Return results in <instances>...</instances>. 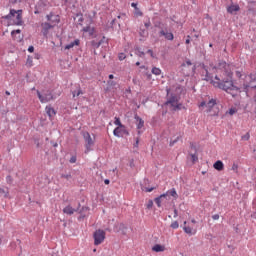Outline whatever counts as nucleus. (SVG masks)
Here are the masks:
<instances>
[{"mask_svg":"<svg viewBox=\"0 0 256 256\" xmlns=\"http://www.w3.org/2000/svg\"><path fill=\"white\" fill-rule=\"evenodd\" d=\"M214 69H216L217 73L223 71L226 78L221 79L219 76H215L216 81H214L213 78L209 76V72H206V81H210L213 87L222 89V91H226V93L233 94V91H239V87L233 83V74L229 72V65H227V62L220 61Z\"/></svg>","mask_w":256,"mask_h":256,"instance_id":"nucleus-1","label":"nucleus"},{"mask_svg":"<svg viewBox=\"0 0 256 256\" xmlns=\"http://www.w3.org/2000/svg\"><path fill=\"white\" fill-rule=\"evenodd\" d=\"M181 91H183V89L179 84H176L171 89H167V95H170V99L168 100L167 103L169 105H172V107H177L179 103V95H181Z\"/></svg>","mask_w":256,"mask_h":256,"instance_id":"nucleus-2","label":"nucleus"},{"mask_svg":"<svg viewBox=\"0 0 256 256\" xmlns=\"http://www.w3.org/2000/svg\"><path fill=\"white\" fill-rule=\"evenodd\" d=\"M23 15V10H10V14L6 16L7 19H12L14 21V25H21L23 23L22 16Z\"/></svg>","mask_w":256,"mask_h":256,"instance_id":"nucleus-3","label":"nucleus"},{"mask_svg":"<svg viewBox=\"0 0 256 256\" xmlns=\"http://www.w3.org/2000/svg\"><path fill=\"white\" fill-rule=\"evenodd\" d=\"M37 95L41 103H49V101H53L54 99L53 93H51L49 90H43L42 93L37 90Z\"/></svg>","mask_w":256,"mask_h":256,"instance_id":"nucleus-4","label":"nucleus"},{"mask_svg":"<svg viewBox=\"0 0 256 256\" xmlns=\"http://www.w3.org/2000/svg\"><path fill=\"white\" fill-rule=\"evenodd\" d=\"M83 138L86 143L85 144V148H86L85 153H89V151H91V147H93V145H95V140H93V138H91V134H89V132H84Z\"/></svg>","mask_w":256,"mask_h":256,"instance_id":"nucleus-5","label":"nucleus"},{"mask_svg":"<svg viewBox=\"0 0 256 256\" xmlns=\"http://www.w3.org/2000/svg\"><path fill=\"white\" fill-rule=\"evenodd\" d=\"M94 238V245H101L105 241V231L103 230H96L93 235Z\"/></svg>","mask_w":256,"mask_h":256,"instance_id":"nucleus-6","label":"nucleus"},{"mask_svg":"<svg viewBox=\"0 0 256 256\" xmlns=\"http://www.w3.org/2000/svg\"><path fill=\"white\" fill-rule=\"evenodd\" d=\"M217 104V101H215V99H211L209 102H205L202 101L199 104V109H203V107H207V112L211 111V109H213V107H215V105Z\"/></svg>","mask_w":256,"mask_h":256,"instance_id":"nucleus-7","label":"nucleus"},{"mask_svg":"<svg viewBox=\"0 0 256 256\" xmlns=\"http://www.w3.org/2000/svg\"><path fill=\"white\" fill-rule=\"evenodd\" d=\"M125 134H127V128L125 126H117L113 131L115 137H123Z\"/></svg>","mask_w":256,"mask_h":256,"instance_id":"nucleus-8","label":"nucleus"},{"mask_svg":"<svg viewBox=\"0 0 256 256\" xmlns=\"http://www.w3.org/2000/svg\"><path fill=\"white\" fill-rule=\"evenodd\" d=\"M47 21H49L52 25H58V23H60L61 18L59 17V15H53V13H50L46 16Z\"/></svg>","mask_w":256,"mask_h":256,"instance_id":"nucleus-9","label":"nucleus"},{"mask_svg":"<svg viewBox=\"0 0 256 256\" xmlns=\"http://www.w3.org/2000/svg\"><path fill=\"white\" fill-rule=\"evenodd\" d=\"M249 79H251V82H250L249 84H244V89H245L246 91L249 90V87H250L251 89H256V79L254 78L253 74H251V75L249 76Z\"/></svg>","mask_w":256,"mask_h":256,"instance_id":"nucleus-10","label":"nucleus"},{"mask_svg":"<svg viewBox=\"0 0 256 256\" xmlns=\"http://www.w3.org/2000/svg\"><path fill=\"white\" fill-rule=\"evenodd\" d=\"M160 36L165 37L167 41H173V39H175V36L173 35V33L167 32L165 30L160 31Z\"/></svg>","mask_w":256,"mask_h":256,"instance_id":"nucleus-11","label":"nucleus"},{"mask_svg":"<svg viewBox=\"0 0 256 256\" xmlns=\"http://www.w3.org/2000/svg\"><path fill=\"white\" fill-rule=\"evenodd\" d=\"M79 45H81V40L75 39L74 41L68 43V44L64 47V49H65V50L73 49V47H79Z\"/></svg>","mask_w":256,"mask_h":256,"instance_id":"nucleus-12","label":"nucleus"},{"mask_svg":"<svg viewBox=\"0 0 256 256\" xmlns=\"http://www.w3.org/2000/svg\"><path fill=\"white\" fill-rule=\"evenodd\" d=\"M135 118V120H136V122H137V129H138V133H139V135H140V133H141V128L142 127H145V121H143V119H141V117H139V116H135L134 117Z\"/></svg>","mask_w":256,"mask_h":256,"instance_id":"nucleus-13","label":"nucleus"},{"mask_svg":"<svg viewBox=\"0 0 256 256\" xmlns=\"http://www.w3.org/2000/svg\"><path fill=\"white\" fill-rule=\"evenodd\" d=\"M166 247L165 245H161V244H156L152 247V251H154V253H163V251H166Z\"/></svg>","mask_w":256,"mask_h":256,"instance_id":"nucleus-14","label":"nucleus"},{"mask_svg":"<svg viewBox=\"0 0 256 256\" xmlns=\"http://www.w3.org/2000/svg\"><path fill=\"white\" fill-rule=\"evenodd\" d=\"M53 27H55V25H53L50 22L42 23V28H43V31H44V35H47L49 29H53Z\"/></svg>","mask_w":256,"mask_h":256,"instance_id":"nucleus-15","label":"nucleus"},{"mask_svg":"<svg viewBox=\"0 0 256 256\" xmlns=\"http://www.w3.org/2000/svg\"><path fill=\"white\" fill-rule=\"evenodd\" d=\"M183 231L187 234V235H195L197 233V229H194L191 226H184L183 227Z\"/></svg>","mask_w":256,"mask_h":256,"instance_id":"nucleus-16","label":"nucleus"},{"mask_svg":"<svg viewBox=\"0 0 256 256\" xmlns=\"http://www.w3.org/2000/svg\"><path fill=\"white\" fill-rule=\"evenodd\" d=\"M75 212H77V209L73 208L71 205H68L63 209V213L66 215H73Z\"/></svg>","mask_w":256,"mask_h":256,"instance_id":"nucleus-17","label":"nucleus"},{"mask_svg":"<svg viewBox=\"0 0 256 256\" xmlns=\"http://www.w3.org/2000/svg\"><path fill=\"white\" fill-rule=\"evenodd\" d=\"M82 31L84 33H88V35L90 37H93V35H95V28L91 27V26H86L82 29Z\"/></svg>","mask_w":256,"mask_h":256,"instance_id":"nucleus-18","label":"nucleus"},{"mask_svg":"<svg viewBox=\"0 0 256 256\" xmlns=\"http://www.w3.org/2000/svg\"><path fill=\"white\" fill-rule=\"evenodd\" d=\"M213 167L214 169H216V171H223V169L225 168V165L221 160H218L214 163Z\"/></svg>","mask_w":256,"mask_h":256,"instance_id":"nucleus-19","label":"nucleus"},{"mask_svg":"<svg viewBox=\"0 0 256 256\" xmlns=\"http://www.w3.org/2000/svg\"><path fill=\"white\" fill-rule=\"evenodd\" d=\"M164 195H166V197H173L174 199H177V197H179V195L177 194V190H175V188H172L171 190H168Z\"/></svg>","mask_w":256,"mask_h":256,"instance_id":"nucleus-20","label":"nucleus"},{"mask_svg":"<svg viewBox=\"0 0 256 256\" xmlns=\"http://www.w3.org/2000/svg\"><path fill=\"white\" fill-rule=\"evenodd\" d=\"M227 11H228V13H231V14L237 13V11H239V5L232 4V5L228 6Z\"/></svg>","mask_w":256,"mask_h":256,"instance_id":"nucleus-21","label":"nucleus"},{"mask_svg":"<svg viewBox=\"0 0 256 256\" xmlns=\"http://www.w3.org/2000/svg\"><path fill=\"white\" fill-rule=\"evenodd\" d=\"M46 113L48 115V117H55L56 115V112H55V109H53V107L51 106H46Z\"/></svg>","mask_w":256,"mask_h":256,"instance_id":"nucleus-22","label":"nucleus"},{"mask_svg":"<svg viewBox=\"0 0 256 256\" xmlns=\"http://www.w3.org/2000/svg\"><path fill=\"white\" fill-rule=\"evenodd\" d=\"M165 197H167V194H161L159 197L155 198L154 201H155L157 207H161V200Z\"/></svg>","mask_w":256,"mask_h":256,"instance_id":"nucleus-23","label":"nucleus"},{"mask_svg":"<svg viewBox=\"0 0 256 256\" xmlns=\"http://www.w3.org/2000/svg\"><path fill=\"white\" fill-rule=\"evenodd\" d=\"M26 66L33 67V57L28 56L27 61H26Z\"/></svg>","mask_w":256,"mask_h":256,"instance_id":"nucleus-24","label":"nucleus"},{"mask_svg":"<svg viewBox=\"0 0 256 256\" xmlns=\"http://www.w3.org/2000/svg\"><path fill=\"white\" fill-rule=\"evenodd\" d=\"M114 125H117L118 127H123V123H121V119L119 117L114 118Z\"/></svg>","mask_w":256,"mask_h":256,"instance_id":"nucleus-25","label":"nucleus"},{"mask_svg":"<svg viewBox=\"0 0 256 256\" xmlns=\"http://www.w3.org/2000/svg\"><path fill=\"white\" fill-rule=\"evenodd\" d=\"M151 72L153 75H156V76L161 75V70L157 67H153Z\"/></svg>","mask_w":256,"mask_h":256,"instance_id":"nucleus-26","label":"nucleus"},{"mask_svg":"<svg viewBox=\"0 0 256 256\" xmlns=\"http://www.w3.org/2000/svg\"><path fill=\"white\" fill-rule=\"evenodd\" d=\"M241 139L242 141H249V139H251V134L247 132L246 134L242 135Z\"/></svg>","mask_w":256,"mask_h":256,"instance_id":"nucleus-27","label":"nucleus"},{"mask_svg":"<svg viewBox=\"0 0 256 256\" xmlns=\"http://www.w3.org/2000/svg\"><path fill=\"white\" fill-rule=\"evenodd\" d=\"M170 227L172 229H179V222H177V221L172 222Z\"/></svg>","mask_w":256,"mask_h":256,"instance_id":"nucleus-28","label":"nucleus"},{"mask_svg":"<svg viewBox=\"0 0 256 256\" xmlns=\"http://www.w3.org/2000/svg\"><path fill=\"white\" fill-rule=\"evenodd\" d=\"M135 15H137V17H143V12H141V10L139 8H136Z\"/></svg>","mask_w":256,"mask_h":256,"instance_id":"nucleus-29","label":"nucleus"},{"mask_svg":"<svg viewBox=\"0 0 256 256\" xmlns=\"http://www.w3.org/2000/svg\"><path fill=\"white\" fill-rule=\"evenodd\" d=\"M198 159H199V158L197 157V155L191 154L192 163H197Z\"/></svg>","mask_w":256,"mask_h":256,"instance_id":"nucleus-30","label":"nucleus"},{"mask_svg":"<svg viewBox=\"0 0 256 256\" xmlns=\"http://www.w3.org/2000/svg\"><path fill=\"white\" fill-rule=\"evenodd\" d=\"M79 95H83V91H81V89H79L77 92H73V97H79Z\"/></svg>","mask_w":256,"mask_h":256,"instance_id":"nucleus-31","label":"nucleus"},{"mask_svg":"<svg viewBox=\"0 0 256 256\" xmlns=\"http://www.w3.org/2000/svg\"><path fill=\"white\" fill-rule=\"evenodd\" d=\"M126 57H127V56H125V53H120V54L118 55L119 61H124V59H126Z\"/></svg>","mask_w":256,"mask_h":256,"instance_id":"nucleus-32","label":"nucleus"},{"mask_svg":"<svg viewBox=\"0 0 256 256\" xmlns=\"http://www.w3.org/2000/svg\"><path fill=\"white\" fill-rule=\"evenodd\" d=\"M147 35H149V33L147 32V30H142V31L140 32V36H141V37H147Z\"/></svg>","mask_w":256,"mask_h":256,"instance_id":"nucleus-33","label":"nucleus"},{"mask_svg":"<svg viewBox=\"0 0 256 256\" xmlns=\"http://www.w3.org/2000/svg\"><path fill=\"white\" fill-rule=\"evenodd\" d=\"M147 209H151L153 207V200H149L146 204Z\"/></svg>","mask_w":256,"mask_h":256,"instance_id":"nucleus-34","label":"nucleus"},{"mask_svg":"<svg viewBox=\"0 0 256 256\" xmlns=\"http://www.w3.org/2000/svg\"><path fill=\"white\" fill-rule=\"evenodd\" d=\"M21 33V30L20 29H18V30H13L12 32H11V35H12V37H15V34H20Z\"/></svg>","mask_w":256,"mask_h":256,"instance_id":"nucleus-35","label":"nucleus"},{"mask_svg":"<svg viewBox=\"0 0 256 256\" xmlns=\"http://www.w3.org/2000/svg\"><path fill=\"white\" fill-rule=\"evenodd\" d=\"M136 55H138V57H145V52L137 50Z\"/></svg>","mask_w":256,"mask_h":256,"instance_id":"nucleus-36","label":"nucleus"},{"mask_svg":"<svg viewBox=\"0 0 256 256\" xmlns=\"http://www.w3.org/2000/svg\"><path fill=\"white\" fill-rule=\"evenodd\" d=\"M70 163H77V156H72L70 158Z\"/></svg>","mask_w":256,"mask_h":256,"instance_id":"nucleus-37","label":"nucleus"},{"mask_svg":"<svg viewBox=\"0 0 256 256\" xmlns=\"http://www.w3.org/2000/svg\"><path fill=\"white\" fill-rule=\"evenodd\" d=\"M155 188H143V191H146V193H151V191H154Z\"/></svg>","mask_w":256,"mask_h":256,"instance_id":"nucleus-38","label":"nucleus"},{"mask_svg":"<svg viewBox=\"0 0 256 256\" xmlns=\"http://www.w3.org/2000/svg\"><path fill=\"white\" fill-rule=\"evenodd\" d=\"M235 113H237V110H236V109L231 108V109L229 110V115H235Z\"/></svg>","mask_w":256,"mask_h":256,"instance_id":"nucleus-39","label":"nucleus"},{"mask_svg":"<svg viewBox=\"0 0 256 256\" xmlns=\"http://www.w3.org/2000/svg\"><path fill=\"white\" fill-rule=\"evenodd\" d=\"M177 141H179V137H177V139H175V140H171L170 141L171 147H173V145H175L177 143Z\"/></svg>","mask_w":256,"mask_h":256,"instance_id":"nucleus-40","label":"nucleus"},{"mask_svg":"<svg viewBox=\"0 0 256 256\" xmlns=\"http://www.w3.org/2000/svg\"><path fill=\"white\" fill-rule=\"evenodd\" d=\"M239 169V165H237V164H233L232 165V171H237Z\"/></svg>","mask_w":256,"mask_h":256,"instance_id":"nucleus-41","label":"nucleus"},{"mask_svg":"<svg viewBox=\"0 0 256 256\" xmlns=\"http://www.w3.org/2000/svg\"><path fill=\"white\" fill-rule=\"evenodd\" d=\"M23 0H9V3H12V5H15V3H21Z\"/></svg>","mask_w":256,"mask_h":256,"instance_id":"nucleus-42","label":"nucleus"},{"mask_svg":"<svg viewBox=\"0 0 256 256\" xmlns=\"http://www.w3.org/2000/svg\"><path fill=\"white\" fill-rule=\"evenodd\" d=\"M146 53H148V55L151 57H155L153 50H148Z\"/></svg>","mask_w":256,"mask_h":256,"instance_id":"nucleus-43","label":"nucleus"},{"mask_svg":"<svg viewBox=\"0 0 256 256\" xmlns=\"http://www.w3.org/2000/svg\"><path fill=\"white\" fill-rule=\"evenodd\" d=\"M28 51L29 53H33L35 51V47L29 46Z\"/></svg>","mask_w":256,"mask_h":256,"instance_id":"nucleus-44","label":"nucleus"},{"mask_svg":"<svg viewBox=\"0 0 256 256\" xmlns=\"http://www.w3.org/2000/svg\"><path fill=\"white\" fill-rule=\"evenodd\" d=\"M212 219H214V221H217L219 219V214H215L212 216Z\"/></svg>","mask_w":256,"mask_h":256,"instance_id":"nucleus-45","label":"nucleus"},{"mask_svg":"<svg viewBox=\"0 0 256 256\" xmlns=\"http://www.w3.org/2000/svg\"><path fill=\"white\" fill-rule=\"evenodd\" d=\"M131 7H133L134 9H139V7H137V3H135V2L131 3Z\"/></svg>","mask_w":256,"mask_h":256,"instance_id":"nucleus-46","label":"nucleus"},{"mask_svg":"<svg viewBox=\"0 0 256 256\" xmlns=\"http://www.w3.org/2000/svg\"><path fill=\"white\" fill-rule=\"evenodd\" d=\"M188 38L186 39V45H189L191 43V36H187Z\"/></svg>","mask_w":256,"mask_h":256,"instance_id":"nucleus-47","label":"nucleus"},{"mask_svg":"<svg viewBox=\"0 0 256 256\" xmlns=\"http://www.w3.org/2000/svg\"><path fill=\"white\" fill-rule=\"evenodd\" d=\"M185 64L188 66L192 65L191 60H186Z\"/></svg>","mask_w":256,"mask_h":256,"instance_id":"nucleus-48","label":"nucleus"},{"mask_svg":"<svg viewBox=\"0 0 256 256\" xmlns=\"http://www.w3.org/2000/svg\"><path fill=\"white\" fill-rule=\"evenodd\" d=\"M151 26V22H147V23H145V27L148 29V27H150Z\"/></svg>","mask_w":256,"mask_h":256,"instance_id":"nucleus-49","label":"nucleus"},{"mask_svg":"<svg viewBox=\"0 0 256 256\" xmlns=\"http://www.w3.org/2000/svg\"><path fill=\"white\" fill-rule=\"evenodd\" d=\"M139 145V138L136 139V143L134 144V147H137Z\"/></svg>","mask_w":256,"mask_h":256,"instance_id":"nucleus-50","label":"nucleus"},{"mask_svg":"<svg viewBox=\"0 0 256 256\" xmlns=\"http://www.w3.org/2000/svg\"><path fill=\"white\" fill-rule=\"evenodd\" d=\"M104 183H105V185H109L110 181H109L108 179H106V180L104 181Z\"/></svg>","mask_w":256,"mask_h":256,"instance_id":"nucleus-51","label":"nucleus"},{"mask_svg":"<svg viewBox=\"0 0 256 256\" xmlns=\"http://www.w3.org/2000/svg\"><path fill=\"white\" fill-rule=\"evenodd\" d=\"M114 78H115V76H113V74L109 75V79H114Z\"/></svg>","mask_w":256,"mask_h":256,"instance_id":"nucleus-52","label":"nucleus"},{"mask_svg":"<svg viewBox=\"0 0 256 256\" xmlns=\"http://www.w3.org/2000/svg\"><path fill=\"white\" fill-rule=\"evenodd\" d=\"M108 85H115V82L109 81Z\"/></svg>","mask_w":256,"mask_h":256,"instance_id":"nucleus-53","label":"nucleus"},{"mask_svg":"<svg viewBox=\"0 0 256 256\" xmlns=\"http://www.w3.org/2000/svg\"><path fill=\"white\" fill-rule=\"evenodd\" d=\"M174 217H177V210H174Z\"/></svg>","mask_w":256,"mask_h":256,"instance_id":"nucleus-54","label":"nucleus"},{"mask_svg":"<svg viewBox=\"0 0 256 256\" xmlns=\"http://www.w3.org/2000/svg\"><path fill=\"white\" fill-rule=\"evenodd\" d=\"M191 223H194V224H195V223H197V221H196L195 219H192V220H191Z\"/></svg>","mask_w":256,"mask_h":256,"instance_id":"nucleus-55","label":"nucleus"},{"mask_svg":"<svg viewBox=\"0 0 256 256\" xmlns=\"http://www.w3.org/2000/svg\"><path fill=\"white\" fill-rule=\"evenodd\" d=\"M1 193H5V190H3L2 188H0V194Z\"/></svg>","mask_w":256,"mask_h":256,"instance_id":"nucleus-56","label":"nucleus"},{"mask_svg":"<svg viewBox=\"0 0 256 256\" xmlns=\"http://www.w3.org/2000/svg\"><path fill=\"white\" fill-rule=\"evenodd\" d=\"M141 65V62H136V66L139 67Z\"/></svg>","mask_w":256,"mask_h":256,"instance_id":"nucleus-57","label":"nucleus"},{"mask_svg":"<svg viewBox=\"0 0 256 256\" xmlns=\"http://www.w3.org/2000/svg\"><path fill=\"white\" fill-rule=\"evenodd\" d=\"M252 217H253L254 219H256V212H255L254 214H252Z\"/></svg>","mask_w":256,"mask_h":256,"instance_id":"nucleus-58","label":"nucleus"},{"mask_svg":"<svg viewBox=\"0 0 256 256\" xmlns=\"http://www.w3.org/2000/svg\"><path fill=\"white\" fill-rule=\"evenodd\" d=\"M35 59H39V55L38 54L35 55Z\"/></svg>","mask_w":256,"mask_h":256,"instance_id":"nucleus-59","label":"nucleus"},{"mask_svg":"<svg viewBox=\"0 0 256 256\" xmlns=\"http://www.w3.org/2000/svg\"><path fill=\"white\" fill-rule=\"evenodd\" d=\"M6 95H11V93H9V91H6Z\"/></svg>","mask_w":256,"mask_h":256,"instance_id":"nucleus-60","label":"nucleus"},{"mask_svg":"<svg viewBox=\"0 0 256 256\" xmlns=\"http://www.w3.org/2000/svg\"><path fill=\"white\" fill-rule=\"evenodd\" d=\"M254 101H255V103H256V94L254 95Z\"/></svg>","mask_w":256,"mask_h":256,"instance_id":"nucleus-61","label":"nucleus"},{"mask_svg":"<svg viewBox=\"0 0 256 256\" xmlns=\"http://www.w3.org/2000/svg\"><path fill=\"white\" fill-rule=\"evenodd\" d=\"M192 3L195 5V3H196V0H192Z\"/></svg>","mask_w":256,"mask_h":256,"instance_id":"nucleus-62","label":"nucleus"},{"mask_svg":"<svg viewBox=\"0 0 256 256\" xmlns=\"http://www.w3.org/2000/svg\"><path fill=\"white\" fill-rule=\"evenodd\" d=\"M140 68H141V69H145V66H141Z\"/></svg>","mask_w":256,"mask_h":256,"instance_id":"nucleus-63","label":"nucleus"},{"mask_svg":"<svg viewBox=\"0 0 256 256\" xmlns=\"http://www.w3.org/2000/svg\"><path fill=\"white\" fill-rule=\"evenodd\" d=\"M209 47H213V44H209Z\"/></svg>","mask_w":256,"mask_h":256,"instance_id":"nucleus-64","label":"nucleus"}]
</instances>
